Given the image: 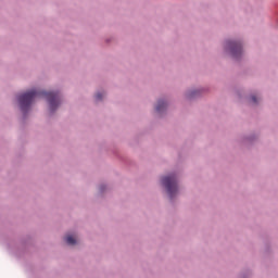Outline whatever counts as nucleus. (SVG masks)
<instances>
[{"mask_svg": "<svg viewBox=\"0 0 278 278\" xmlns=\"http://www.w3.org/2000/svg\"><path fill=\"white\" fill-rule=\"evenodd\" d=\"M162 185L167 190L169 199H174L179 190L177 187V177L175 175L165 176L162 178Z\"/></svg>", "mask_w": 278, "mask_h": 278, "instance_id": "obj_2", "label": "nucleus"}, {"mask_svg": "<svg viewBox=\"0 0 278 278\" xmlns=\"http://www.w3.org/2000/svg\"><path fill=\"white\" fill-rule=\"evenodd\" d=\"M251 102L255 105L257 103V97L252 96L251 97Z\"/></svg>", "mask_w": 278, "mask_h": 278, "instance_id": "obj_7", "label": "nucleus"}, {"mask_svg": "<svg viewBox=\"0 0 278 278\" xmlns=\"http://www.w3.org/2000/svg\"><path fill=\"white\" fill-rule=\"evenodd\" d=\"M227 49H229L232 58L242 55V45L238 41H227Z\"/></svg>", "mask_w": 278, "mask_h": 278, "instance_id": "obj_3", "label": "nucleus"}, {"mask_svg": "<svg viewBox=\"0 0 278 278\" xmlns=\"http://www.w3.org/2000/svg\"><path fill=\"white\" fill-rule=\"evenodd\" d=\"M36 97H46L50 105V112H55V110H58V105H60V93L38 91L36 89H33L30 91H27L26 93L18 96L17 98L20 103V109L24 114L26 112H29V108L31 103H34V99H36Z\"/></svg>", "mask_w": 278, "mask_h": 278, "instance_id": "obj_1", "label": "nucleus"}, {"mask_svg": "<svg viewBox=\"0 0 278 278\" xmlns=\"http://www.w3.org/2000/svg\"><path fill=\"white\" fill-rule=\"evenodd\" d=\"M165 110H166V102L160 100V101L157 102V105H156V108H155V111L160 114V113L164 112Z\"/></svg>", "mask_w": 278, "mask_h": 278, "instance_id": "obj_4", "label": "nucleus"}, {"mask_svg": "<svg viewBox=\"0 0 278 278\" xmlns=\"http://www.w3.org/2000/svg\"><path fill=\"white\" fill-rule=\"evenodd\" d=\"M65 242L67 244H70V247H75V244H77V240L75 239V237L71 236V235H67L65 237Z\"/></svg>", "mask_w": 278, "mask_h": 278, "instance_id": "obj_5", "label": "nucleus"}, {"mask_svg": "<svg viewBox=\"0 0 278 278\" xmlns=\"http://www.w3.org/2000/svg\"><path fill=\"white\" fill-rule=\"evenodd\" d=\"M103 99V93L96 94V101H101Z\"/></svg>", "mask_w": 278, "mask_h": 278, "instance_id": "obj_6", "label": "nucleus"}]
</instances>
